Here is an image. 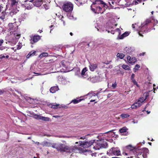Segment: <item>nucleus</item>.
Listing matches in <instances>:
<instances>
[{
	"mask_svg": "<svg viewBox=\"0 0 158 158\" xmlns=\"http://www.w3.org/2000/svg\"><path fill=\"white\" fill-rule=\"evenodd\" d=\"M40 115H37L35 114L34 115V118L36 119L39 120H40Z\"/></svg>",
	"mask_w": 158,
	"mask_h": 158,
	"instance_id": "nucleus-45",
	"label": "nucleus"
},
{
	"mask_svg": "<svg viewBox=\"0 0 158 158\" xmlns=\"http://www.w3.org/2000/svg\"><path fill=\"white\" fill-rule=\"evenodd\" d=\"M70 34L71 36H72V35H73V33H72V32H70Z\"/></svg>",
	"mask_w": 158,
	"mask_h": 158,
	"instance_id": "nucleus-64",
	"label": "nucleus"
},
{
	"mask_svg": "<svg viewBox=\"0 0 158 158\" xmlns=\"http://www.w3.org/2000/svg\"><path fill=\"white\" fill-rule=\"evenodd\" d=\"M80 139H85V137H81Z\"/></svg>",
	"mask_w": 158,
	"mask_h": 158,
	"instance_id": "nucleus-63",
	"label": "nucleus"
},
{
	"mask_svg": "<svg viewBox=\"0 0 158 158\" xmlns=\"http://www.w3.org/2000/svg\"><path fill=\"white\" fill-rule=\"evenodd\" d=\"M145 54V52H143L140 54L139 55L140 56H144Z\"/></svg>",
	"mask_w": 158,
	"mask_h": 158,
	"instance_id": "nucleus-56",
	"label": "nucleus"
},
{
	"mask_svg": "<svg viewBox=\"0 0 158 158\" xmlns=\"http://www.w3.org/2000/svg\"><path fill=\"white\" fill-rule=\"evenodd\" d=\"M137 1H138L139 3H140L141 2V1L142 0H136Z\"/></svg>",
	"mask_w": 158,
	"mask_h": 158,
	"instance_id": "nucleus-61",
	"label": "nucleus"
},
{
	"mask_svg": "<svg viewBox=\"0 0 158 158\" xmlns=\"http://www.w3.org/2000/svg\"><path fill=\"white\" fill-rule=\"evenodd\" d=\"M7 48L5 47H0V50H3L6 49Z\"/></svg>",
	"mask_w": 158,
	"mask_h": 158,
	"instance_id": "nucleus-51",
	"label": "nucleus"
},
{
	"mask_svg": "<svg viewBox=\"0 0 158 158\" xmlns=\"http://www.w3.org/2000/svg\"><path fill=\"white\" fill-rule=\"evenodd\" d=\"M131 82L133 83L134 85H136V86L137 87H139V85H138L137 82L136 81L135 79L134 80H131Z\"/></svg>",
	"mask_w": 158,
	"mask_h": 158,
	"instance_id": "nucleus-44",
	"label": "nucleus"
},
{
	"mask_svg": "<svg viewBox=\"0 0 158 158\" xmlns=\"http://www.w3.org/2000/svg\"><path fill=\"white\" fill-rule=\"evenodd\" d=\"M4 92V91L3 90H0V95L2 94H3Z\"/></svg>",
	"mask_w": 158,
	"mask_h": 158,
	"instance_id": "nucleus-55",
	"label": "nucleus"
},
{
	"mask_svg": "<svg viewBox=\"0 0 158 158\" xmlns=\"http://www.w3.org/2000/svg\"><path fill=\"white\" fill-rule=\"evenodd\" d=\"M126 148L128 151H129L131 154H135V152L137 153V151H139V149L138 148H135L131 145H129L126 147Z\"/></svg>",
	"mask_w": 158,
	"mask_h": 158,
	"instance_id": "nucleus-14",
	"label": "nucleus"
},
{
	"mask_svg": "<svg viewBox=\"0 0 158 158\" xmlns=\"http://www.w3.org/2000/svg\"><path fill=\"white\" fill-rule=\"evenodd\" d=\"M102 4L104 6L106 5V4L102 1L101 0H95V2L93 3V4L91 5V7L92 10L96 13H102L103 11H102V8L99 6H94L95 4Z\"/></svg>",
	"mask_w": 158,
	"mask_h": 158,
	"instance_id": "nucleus-7",
	"label": "nucleus"
},
{
	"mask_svg": "<svg viewBox=\"0 0 158 158\" xmlns=\"http://www.w3.org/2000/svg\"><path fill=\"white\" fill-rule=\"evenodd\" d=\"M52 147L61 152H72L73 151L75 152H81L83 151V150L80 148H74V147H69L61 143H53Z\"/></svg>",
	"mask_w": 158,
	"mask_h": 158,
	"instance_id": "nucleus-1",
	"label": "nucleus"
},
{
	"mask_svg": "<svg viewBox=\"0 0 158 158\" xmlns=\"http://www.w3.org/2000/svg\"><path fill=\"white\" fill-rule=\"evenodd\" d=\"M149 95V94L148 92H145L143 94V97H140L142 99H144L143 101H144L148 97Z\"/></svg>",
	"mask_w": 158,
	"mask_h": 158,
	"instance_id": "nucleus-34",
	"label": "nucleus"
},
{
	"mask_svg": "<svg viewBox=\"0 0 158 158\" xmlns=\"http://www.w3.org/2000/svg\"><path fill=\"white\" fill-rule=\"evenodd\" d=\"M61 63L62 66L65 69H67L69 66V63L65 60L62 61Z\"/></svg>",
	"mask_w": 158,
	"mask_h": 158,
	"instance_id": "nucleus-21",
	"label": "nucleus"
},
{
	"mask_svg": "<svg viewBox=\"0 0 158 158\" xmlns=\"http://www.w3.org/2000/svg\"><path fill=\"white\" fill-rule=\"evenodd\" d=\"M48 106L49 107L54 109H56L60 107L59 104L56 103H50L48 104Z\"/></svg>",
	"mask_w": 158,
	"mask_h": 158,
	"instance_id": "nucleus-22",
	"label": "nucleus"
},
{
	"mask_svg": "<svg viewBox=\"0 0 158 158\" xmlns=\"http://www.w3.org/2000/svg\"><path fill=\"white\" fill-rule=\"evenodd\" d=\"M42 3V0H33L32 4L33 6L37 7H39Z\"/></svg>",
	"mask_w": 158,
	"mask_h": 158,
	"instance_id": "nucleus-17",
	"label": "nucleus"
},
{
	"mask_svg": "<svg viewBox=\"0 0 158 158\" xmlns=\"http://www.w3.org/2000/svg\"><path fill=\"white\" fill-rule=\"evenodd\" d=\"M35 51H32L30 52L27 56V58H29L31 56H34L35 55Z\"/></svg>",
	"mask_w": 158,
	"mask_h": 158,
	"instance_id": "nucleus-31",
	"label": "nucleus"
},
{
	"mask_svg": "<svg viewBox=\"0 0 158 158\" xmlns=\"http://www.w3.org/2000/svg\"><path fill=\"white\" fill-rule=\"evenodd\" d=\"M20 35L19 31H16L14 33L13 31H10L6 36V39L9 42H12L15 39H19Z\"/></svg>",
	"mask_w": 158,
	"mask_h": 158,
	"instance_id": "nucleus-6",
	"label": "nucleus"
},
{
	"mask_svg": "<svg viewBox=\"0 0 158 158\" xmlns=\"http://www.w3.org/2000/svg\"><path fill=\"white\" fill-rule=\"evenodd\" d=\"M62 107L64 108H67L68 107L64 105L62 106Z\"/></svg>",
	"mask_w": 158,
	"mask_h": 158,
	"instance_id": "nucleus-58",
	"label": "nucleus"
},
{
	"mask_svg": "<svg viewBox=\"0 0 158 158\" xmlns=\"http://www.w3.org/2000/svg\"><path fill=\"white\" fill-rule=\"evenodd\" d=\"M93 144H94L93 148L96 150H98L102 148H106L107 146L106 142L102 139L97 140L96 142H94Z\"/></svg>",
	"mask_w": 158,
	"mask_h": 158,
	"instance_id": "nucleus-8",
	"label": "nucleus"
},
{
	"mask_svg": "<svg viewBox=\"0 0 158 158\" xmlns=\"http://www.w3.org/2000/svg\"><path fill=\"white\" fill-rule=\"evenodd\" d=\"M127 129L126 127H123L122 128L120 129L119 131L120 133L122 134V135L124 134V133L126 132Z\"/></svg>",
	"mask_w": 158,
	"mask_h": 158,
	"instance_id": "nucleus-29",
	"label": "nucleus"
},
{
	"mask_svg": "<svg viewBox=\"0 0 158 158\" xmlns=\"http://www.w3.org/2000/svg\"><path fill=\"white\" fill-rule=\"evenodd\" d=\"M107 28L106 31H107L108 33L110 32L112 34H114L115 32H117L118 34V39H123L124 37L128 36L130 34V32L128 31H126L122 35H120L121 34V30H122V28L120 29L119 28H117L115 30H113L114 28L113 27L114 25L111 23H108V25H107Z\"/></svg>",
	"mask_w": 158,
	"mask_h": 158,
	"instance_id": "nucleus-2",
	"label": "nucleus"
},
{
	"mask_svg": "<svg viewBox=\"0 0 158 158\" xmlns=\"http://www.w3.org/2000/svg\"><path fill=\"white\" fill-rule=\"evenodd\" d=\"M122 68L126 70H130V68L128 65L123 64L122 65Z\"/></svg>",
	"mask_w": 158,
	"mask_h": 158,
	"instance_id": "nucleus-42",
	"label": "nucleus"
},
{
	"mask_svg": "<svg viewBox=\"0 0 158 158\" xmlns=\"http://www.w3.org/2000/svg\"><path fill=\"white\" fill-rule=\"evenodd\" d=\"M73 8V4L70 2H65L62 6L63 10L66 12H71Z\"/></svg>",
	"mask_w": 158,
	"mask_h": 158,
	"instance_id": "nucleus-10",
	"label": "nucleus"
},
{
	"mask_svg": "<svg viewBox=\"0 0 158 158\" xmlns=\"http://www.w3.org/2000/svg\"><path fill=\"white\" fill-rule=\"evenodd\" d=\"M140 68V66L138 64H136L133 69L134 72H136Z\"/></svg>",
	"mask_w": 158,
	"mask_h": 158,
	"instance_id": "nucleus-37",
	"label": "nucleus"
},
{
	"mask_svg": "<svg viewBox=\"0 0 158 158\" xmlns=\"http://www.w3.org/2000/svg\"><path fill=\"white\" fill-rule=\"evenodd\" d=\"M58 81L59 83L63 85L67 84L68 82L66 79L61 77L59 78Z\"/></svg>",
	"mask_w": 158,
	"mask_h": 158,
	"instance_id": "nucleus-18",
	"label": "nucleus"
},
{
	"mask_svg": "<svg viewBox=\"0 0 158 158\" xmlns=\"http://www.w3.org/2000/svg\"><path fill=\"white\" fill-rule=\"evenodd\" d=\"M107 28L106 31H107L108 33L110 32L112 34H114L115 32H117L118 34V39H123L124 37L128 36L130 34V32L128 31H126L122 35H120L121 34V30H122V28L120 29L119 28H117L115 30H113L114 28L113 27L114 25L111 23H108V25H107Z\"/></svg>",
	"mask_w": 158,
	"mask_h": 158,
	"instance_id": "nucleus-4",
	"label": "nucleus"
},
{
	"mask_svg": "<svg viewBox=\"0 0 158 158\" xmlns=\"http://www.w3.org/2000/svg\"><path fill=\"white\" fill-rule=\"evenodd\" d=\"M22 45L21 43H18V44L17 45V48H15H15H13V49L15 50H16L17 49L19 50L20 49H21V48H22Z\"/></svg>",
	"mask_w": 158,
	"mask_h": 158,
	"instance_id": "nucleus-40",
	"label": "nucleus"
},
{
	"mask_svg": "<svg viewBox=\"0 0 158 158\" xmlns=\"http://www.w3.org/2000/svg\"><path fill=\"white\" fill-rule=\"evenodd\" d=\"M53 117L55 118H57L60 117V116L59 115H54L53 116Z\"/></svg>",
	"mask_w": 158,
	"mask_h": 158,
	"instance_id": "nucleus-57",
	"label": "nucleus"
},
{
	"mask_svg": "<svg viewBox=\"0 0 158 158\" xmlns=\"http://www.w3.org/2000/svg\"><path fill=\"white\" fill-rule=\"evenodd\" d=\"M40 39V36L39 35H36L34 36L31 39V42L32 44L33 43L37 42Z\"/></svg>",
	"mask_w": 158,
	"mask_h": 158,
	"instance_id": "nucleus-20",
	"label": "nucleus"
},
{
	"mask_svg": "<svg viewBox=\"0 0 158 158\" xmlns=\"http://www.w3.org/2000/svg\"><path fill=\"white\" fill-rule=\"evenodd\" d=\"M139 3V2L136 0V1H135L133 2L132 4L133 5H136Z\"/></svg>",
	"mask_w": 158,
	"mask_h": 158,
	"instance_id": "nucleus-50",
	"label": "nucleus"
},
{
	"mask_svg": "<svg viewBox=\"0 0 158 158\" xmlns=\"http://www.w3.org/2000/svg\"><path fill=\"white\" fill-rule=\"evenodd\" d=\"M144 99H142L141 98H139L137 101L132 105L131 106L132 109H135L141 106L143 104Z\"/></svg>",
	"mask_w": 158,
	"mask_h": 158,
	"instance_id": "nucleus-12",
	"label": "nucleus"
},
{
	"mask_svg": "<svg viewBox=\"0 0 158 158\" xmlns=\"http://www.w3.org/2000/svg\"><path fill=\"white\" fill-rule=\"evenodd\" d=\"M4 41L2 40H0V46H1L2 44L3 43Z\"/></svg>",
	"mask_w": 158,
	"mask_h": 158,
	"instance_id": "nucleus-53",
	"label": "nucleus"
},
{
	"mask_svg": "<svg viewBox=\"0 0 158 158\" xmlns=\"http://www.w3.org/2000/svg\"><path fill=\"white\" fill-rule=\"evenodd\" d=\"M127 59L128 63L131 65H133L137 61L135 58L131 57L129 56H127Z\"/></svg>",
	"mask_w": 158,
	"mask_h": 158,
	"instance_id": "nucleus-16",
	"label": "nucleus"
},
{
	"mask_svg": "<svg viewBox=\"0 0 158 158\" xmlns=\"http://www.w3.org/2000/svg\"><path fill=\"white\" fill-rule=\"evenodd\" d=\"M117 84L116 82L114 83H113L112 85V88L114 89H115L117 86Z\"/></svg>",
	"mask_w": 158,
	"mask_h": 158,
	"instance_id": "nucleus-47",
	"label": "nucleus"
},
{
	"mask_svg": "<svg viewBox=\"0 0 158 158\" xmlns=\"http://www.w3.org/2000/svg\"><path fill=\"white\" fill-rule=\"evenodd\" d=\"M114 155L119 156L120 154V151L118 148H114Z\"/></svg>",
	"mask_w": 158,
	"mask_h": 158,
	"instance_id": "nucleus-24",
	"label": "nucleus"
},
{
	"mask_svg": "<svg viewBox=\"0 0 158 158\" xmlns=\"http://www.w3.org/2000/svg\"><path fill=\"white\" fill-rule=\"evenodd\" d=\"M8 28L10 31H13L14 33L16 31H19L18 29V27L15 23H9L8 24Z\"/></svg>",
	"mask_w": 158,
	"mask_h": 158,
	"instance_id": "nucleus-13",
	"label": "nucleus"
},
{
	"mask_svg": "<svg viewBox=\"0 0 158 158\" xmlns=\"http://www.w3.org/2000/svg\"><path fill=\"white\" fill-rule=\"evenodd\" d=\"M27 17V14L24 13L22 14L21 18V19L22 20H23L24 19H25Z\"/></svg>",
	"mask_w": 158,
	"mask_h": 158,
	"instance_id": "nucleus-41",
	"label": "nucleus"
},
{
	"mask_svg": "<svg viewBox=\"0 0 158 158\" xmlns=\"http://www.w3.org/2000/svg\"><path fill=\"white\" fill-rule=\"evenodd\" d=\"M53 145V144H51L49 143L48 142H46L44 144V146L47 147H52V146Z\"/></svg>",
	"mask_w": 158,
	"mask_h": 158,
	"instance_id": "nucleus-46",
	"label": "nucleus"
},
{
	"mask_svg": "<svg viewBox=\"0 0 158 158\" xmlns=\"http://www.w3.org/2000/svg\"><path fill=\"white\" fill-rule=\"evenodd\" d=\"M58 17L61 22H62L64 25H65L64 20V16L62 15H58Z\"/></svg>",
	"mask_w": 158,
	"mask_h": 158,
	"instance_id": "nucleus-39",
	"label": "nucleus"
},
{
	"mask_svg": "<svg viewBox=\"0 0 158 158\" xmlns=\"http://www.w3.org/2000/svg\"><path fill=\"white\" fill-rule=\"evenodd\" d=\"M8 2L10 3L12 6H13L17 5L18 0H8Z\"/></svg>",
	"mask_w": 158,
	"mask_h": 158,
	"instance_id": "nucleus-25",
	"label": "nucleus"
},
{
	"mask_svg": "<svg viewBox=\"0 0 158 158\" xmlns=\"http://www.w3.org/2000/svg\"><path fill=\"white\" fill-rule=\"evenodd\" d=\"M87 71L86 68H84L83 70H82L81 71V75L82 77H84V78H86V76L85 75V73Z\"/></svg>",
	"mask_w": 158,
	"mask_h": 158,
	"instance_id": "nucleus-32",
	"label": "nucleus"
},
{
	"mask_svg": "<svg viewBox=\"0 0 158 158\" xmlns=\"http://www.w3.org/2000/svg\"><path fill=\"white\" fill-rule=\"evenodd\" d=\"M95 101V99H94V100H91L90 101V102H94Z\"/></svg>",
	"mask_w": 158,
	"mask_h": 158,
	"instance_id": "nucleus-59",
	"label": "nucleus"
},
{
	"mask_svg": "<svg viewBox=\"0 0 158 158\" xmlns=\"http://www.w3.org/2000/svg\"><path fill=\"white\" fill-rule=\"evenodd\" d=\"M132 123L134 124L137 123H138V121L137 120H136V121L134 120V121H132Z\"/></svg>",
	"mask_w": 158,
	"mask_h": 158,
	"instance_id": "nucleus-54",
	"label": "nucleus"
},
{
	"mask_svg": "<svg viewBox=\"0 0 158 158\" xmlns=\"http://www.w3.org/2000/svg\"><path fill=\"white\" fill-rule=\"evenodd\" d=\"M11 82L12 83H16L17 82V81H11Z\"/></svg>",
	"mask_w": 158,
	"mask_h": 158,
	"instance_id": "nucleus-60",
	"label": "nucleus"
},
{
	"mask_svg": "<svg viewBox=\"0 0 158 158\" xmlns=\"http://www.w3.org/2000/svg\"><path fill=\"white\" fill-rule=\"evenodd\" d=\"M48 56V53L47 52H43L41 53L39 56V57L42 58L43 57H46Z\"/></svg>",
	"mask_w": 158,
	"mask_h": 158,
	"instance_id": "nucleus-38",
	"label": "nucleus"
},
{
	"mask_svg": "<svg viewBox=\"0 0 158 158\" xmlns=\"http://www.w3.org/2000/svg\"><path fill=\"white\" fill-rule=\"evenodd\" d=\"M94 140H92L86 142H82L79 141V146L78 147H74V148L76 149L80 148L82 150H83V151L81 152L78 153H83L85 151V150L84 149V148H85L89 147L93 144L94 143Z\"/></svg>",
	"mask_w": 158,
	"mask_h": 158,
	"instance_id": "nucleus-9",
	"label": "nucleus"
},
{
	"mask_svg": "<svg viewBox=\"0 0 158 158\" xmlns=\"http://www.w3.org/2000/svg\"><path fill=\"white\" fill-rule=\"evenodd\" d=\"M59 89L58 87L57 86H55L52 87L50 89V92L52 93H55L56 91H57Z\"/></svg>",
	"mask_w": 158,
	"mask_h": 158,
	"instance_id": "nucleus-27",
	"label": "nucleus"
},
{
	"mask_svg": "<svg viewBox=\"0 0 158 158\" xmlns=\"http://www.w3.org/2000/svg\"><path fill=\"white\" fill-rule=\"evenodd\" d=\"M150 22L149 20H147L145 22L142 23L141 26H138V24H133L132 27L133 28H135L138 31L139 34L140 36H143L142 33L143 31L145 33H146L148 31V30L146 29L147 27V24Z\"/></svg>",
	"mask_w": 158,
	"mask_h": 158,
	"instance_id": "nucleus-5",
	"label": "nucleus"
},
{
	"mask_svg": "<svg viewBox=\"0 0 158 158\" xmlns=\"http://www.w3.org/2000/svg\"><path fill=\"white\" fill-rule=\"evenodd\" d=\"M89 66L90 70L92 71H94L97 68V65L96 64L89 63Z\"/></svg>",
	"mask_w": 158,
	"mask_h": 158,
	"instance_id": "nucleus-19",
	"label": "nucleus"
},
{
	"mask_svg": "<svg viewBox=\"0 0 158 158\" xmlns=\"http://www.w3.org/2000/svg\"><path fill=\"white\" fill-rule=\"evenodd\" d=\"M40 120L44 121H49L50 120V118L48 117H44L41 115Z\"/></svg>",
	"mask_w": 158,
	"mask_h": 158,
	"instance_id": "nucleus-35",
	"label": "nucleus"
},
{
	"mask_svg": "<svg viewBox=\"0 0 158 158\" xmlns=\"http://www.w3.org/2000/svg\"><path fill=\"white\" fill-rule=\"evenodd\" d=\"M158 23V21L157 20H156L155 22V24H156Z\"/></svg>",
	"mask_w": 158,
	"mask_h": 158,
	"instance_id": "nucleus-62",
	"label": "nucleus"
},
{
	"mask_svg": "<svg viewBox=\"0 0 158 158\" xmlns=\"http://www.w3.org/2000/svg\"><path fill=\"white\" fill-rule=\"evenodd\" d=\"M124 53L130 54L131 53V47H126L124 50Z\"/></svg>",
	"mask_w": 158,
	"mask_h": 158,
	"instance_id": "nucleus-28",
	"label": "nucleus"
},
{
	"mask_svg": "<svg viewBox=\"0 0 158 158\" xmlns=\"http://www.w3.org/2000/svg\"><path fill=\"white\" fill-rule=\"evenodd\" d=\"M125 55L123 53H118L117 54L116 56L117 57L120 58V59H123Z\"/></svg>",
	"mask_w": 158,
	"mask_h": 158,
	"instance_id": "nucleus-33",
	"label": "nucleus"
},
{
	"mask_svg": "<svg viewBox=\"0 0 158 158\" xmlns=\"http://www.w3.org/2000/svg\"><path fill=\"white\" fill-rule=\"evenodd\" d=\"M139 150V151H137V153H143V156L144 158L147 157V154L148 152V150L146 148H143L141 149L138 148Z\"/></svg>",
	"mask_w": 158,
	"mask_h": 158,
	"instance_id": "nucleus-15",
	"label": "nucleus"
},
{
	"mask_svg": "<svg viewBox=\"0 0 158 158\" xmlns=\"http://www.w3.org/2000/svg\"><path fill=\"white\" fill-rule=\"evenodd\" d=\"M120 116L123 119H124L125 118L129 117L130 115L127 114H121Z\"/></svg>",
	"mask_w": 158,
	"mask_h": 158,
	"instance_id": "nucleus-36",
	"label": "nucleus"
},
{
	"mask_svg": "<svg viewBox=\"0 0 158 158\" xmlns=\"http://www.w3.org/2000/svg\"><path fill=\"white\" fill-rule=\"evenodd\" d=\"M107 28L106 31H107L108 33L110 32L112 34H114L115 32H117L118 34V39H123L124 37L128 36L130 34V32L128 31H126L122 35H120L121 34V30H122V28L120 29L119 28H117L115 30H113L114 28L113 27L114 25L111 23H108V25H107Z\"/></svg>",
	"mask_w": 158,
	"mask_h": 158,
	"instance_id": "nucleus-3",
	"label": "nucleus"
},
{
	"mask_svg": "<svg viewBox=\"0 0 158 158\" xmlns=\"http://www.w3.org/2000/svg\"><path fill=\"white\" fill-rule=\"evenodd\" d=\"M99 93V92L97 93L96 94H95V93L93 92H91L89 93L87 95V96L89 97V98H92L93 97H95L96 96H98V94Z\"/></svg>",
	"mask_w": 158,
	"mask_h": 158,
	"instance_id": "nucleus-26",
	"label": "nucleus"
},
{
	"mask_svg": "<svg viewBox=\"0 0 158 158\" xmlns=\"http://www.w3.org/2000/svg\"><path fill=\"white\" fill-rule=\"evenodd\" d=\"M114 148H113L108 151L107 152V154L109 156L114 155Z\"/></svg>",
	"mask_w": 158,
	"mask_h": 158,
	"instance_id": "nucleus-30",
	"label": "nucleus"
},
{
	"mask_svg": "<svg viewBox=\"0 0 158 158\" xmlns=\"http://www.w3.org/2000/svg\"><path fill=\"white\" fill-rule=\"evenodd\" d=\"M33 73H35V74H36L37 75V76L40 75H44L45 74H41V73H35V72H34Z\"/></svg>",
	"mask_w": 158,
	"mask_h": 158,
	"instance_id": "nucleus-52",
	"label": "nucleus"
},
{
	"mask_svg": "<svg viewBox=\"0 0 158 158\" xmlns=\"http://www.w3.org/2000/svg\"><path fill=\"white\" fill-rule=\"evenodd\" d=\"M135 74L134 73H132V75H131V80H134L135 79Z\"/></svg>",
	"mask_w": 158,
	"mask_h": 158,
	"instance_id": "nucleus-48",
	"label": "nucleus"
},
{
	"mask_svg": "<svg viewBox=\"0 0 158 158\" xmlns=\"http://www.w3.org/2000/svg\"><path fill=\"white\" fill-rule=\"evenodd\" d=\"M76 2H76V4L78 6H79L80 5H82V3L81 2H78V0H75Z\"/></svg>",
	"mask_w": 158,
	"mask_h": 158,
	"instance_id": "nucleus-49",
	"label": "nucleus"
},
{
	"mask_svg": "<svg viewBox=\"0 0 158 158\" xmlns=\"http://www.w3.org/2000/svg\"><path fill=\"white\" fill-rule=\"evenodd\" d=\"M67 16L68 17L69 19H74V17L73 15H72L71 14L69 13L67 14Z\"/></svg>",
	"mask_w": 158,
	"mask_h": 158,
	"instance_id": "nucleus-43",
	"label": "nucleus"
},
{
	"mask_svg": "<svg viewBox=\"0 0 158 158\" xmlns=\"http://www.w3.org/2000/svg\"><path fill=\"white\" fill-rule=\"evenodd\" d=\"M83 99H79L78 98H77L72 100L69 104L73 103L74 104H76L80 102Z\"/></svg>",
	"mask_w": 158,
	"mask_h": 158,
	"instance_id": "nucleus-23",
	"label": "nucleus"
},
{
	"mask_svg": "<svg viewBox=\"0 0 158 158\" xmlns=\"http://www.w3.org/2000/svg\"><path fill=\"white\" fill-rule=\"evenodd\" d=\"M33 0H25L24 3L22 4V7L28 10L31 9L33 6L32 2Z\"/></svg>",
	"mask_w": 158,
	"mask_h": 158,
	"instance_id": "nucleus-11",
	"label": "nucleus"
}]
</instances>
